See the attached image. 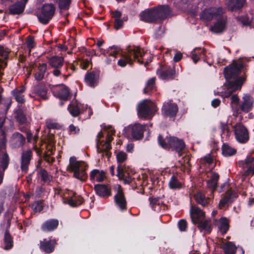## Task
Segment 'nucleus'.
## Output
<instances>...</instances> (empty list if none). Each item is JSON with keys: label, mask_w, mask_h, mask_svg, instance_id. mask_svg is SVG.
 I'll return each mask as SVG.
<instances>
[{"label": "nucleus", "mask_w": 254, "mask_h": 254, "mask_svg": "<svg viewBox=\"0 0 254 254\" xmlns=\"http://www.w3.org/2000/svg\"><path fill=\"white\" fill-rule=\"evenodd\" d=\"M172 12L168 5H158L156 6L145 9L139 14L140 20L149 23H162L167 19Z\"/></svg>", "instance_id": "obj_1"}, {"label": "nucleus", "mask_w": 254, "mask_h": 254, "mask_svg": "<svg viewBox=\"0 0 254 254\" xmlns=\"http://www.w3.org/2000/svg\"><path fill=\"white\" fill-rule=\"evenodd\" d=\"M190 215L191 223L195 225L200 232L209 234L212 230L211 220L206 217L205 212L195 204H191Z\"/></svg>", "instance_id": "obj_2"}, {"label": "nucleus", "mask_w": 254, "mask_h": 254, "mask_svg": "<svg viewBox=\"0 0 254 254\" xmlns=\"http://www.w3.org/2000/svg\"><path fill=\"white\" fill-rule=\"evenodd\" d=\"M144 54L141 51L140 48L138 47H129L127 51L122 54V58L118 61V65L124 67L128 64L131 66L133 64V61L142 64L144 62L139 58H142Z\"/></svg>", "instance_id": "obj_3"}, {"label": "nucleus", "mask_w": 254, "mask_h": 254, "mask_svg": "<svg viewBox=\"0 0 254 254\" xmlns=\"http://www.w3.org/2000/svg\"><path fill=\"white\" fill-rule=\"evenodd\" d=\"M88 165L83 161H77L74 156L70 157L69 163L67 170L73 172V177L82 182H85L88 179V175L86 172Z\"/></svg>", "instance_id": "obj_4"}, {"label": "nucleus", "mask_w": 254, "mask_h": 254, "mask_svg": "<svg viewBox=\"0 0 254 254\" xmlns=\"http://www.w3.org/2000/svg\"><path fill=\"white\" fill-rule=\"evenodd\" d=\"M136 110L139 118L147 120L154 116L155 112L158 110V108L150 100L144 99L138 104Z\"/></svg>", "instance_id": "obj_5"}, {"label": "nucleus", "mask_w": 254, "mask_h": 254, "mask_svg": "<svg viewBox=\"0 0 254 254\" xmlns=\"http://www.w3.org/2000/svg\"><path fill=\"white\" fill-rule=\"evenodd\" d=\"M56 9L55 5L52 3L44 4L37 14L39 21L43 24H48L55 15Z\"/></svg>", "instance_id": "obj_6"}, {"label": "nucleus", "mask_w": 254, "mask_h": 254, "mask_svg": "<svg viewBox=\"0 0 254 254\" xmlns=\"http://www.w3.org/2000/svg\"><path fill=\"white\" fill-rule=\"evenodd\" d=\"M49 89L43 83H39L32 87L29 96L35 100L46 101L49 99Z\"/></svg>", "instance_id": "obj_7"}, {"label": "nucleus", "mask_w": 254, "mask_h": 254, "mask_svg": "<svg viewBox=\"0 0 254 254\" xmlns=\"http://www.w3.org/2000/svg\"><path fill=\"white\" fill-rule=\"evenodd\" d=\"M147 125H141L139 123H135L130 125L124 128L125 133L130 134L134 140H140L143 138L144 132L146 130Z\"/></svg>", "instance_id": "obj_8"}, {"label": "nucleus", "mask_w": 254, "mask_h": 254, "mask_svg": "<svg viewBox=\"0 0 254 254\" xmlns=\"http://www.w3.org/2000/svg\"><path fill=\"white\" fill-rule=\"evenodd\" d=\"M225 9L222 7H210L204 9L200 14V18L204 22H210L213 19H216L219 15L224 14Z\"/></svg>", "instance_id": "obj_9"}, {"label": "nucleus", "mask_w": 254, "mask_h": 254, "mask_svg": "<svg viewBox=\"0 0 254 254\" xmlns=\"http://www.w3.org/2000/svg\"><path fill=\"white\" fill-rule=\"evenodd\" d=\"M50 88L53 95L61 100L68 101L71 97L68 87L63 84L52 85Z\"/></svg>", "instance_id": "obj_10"}, {"label": "nucleus", "mask_w": 254, "mask_h": 254, "mask_svg": "<svg viewBox=\"0 0 254 254\" xmlns=\"http://www.w3.org/2000/svg\"><path fill=\"white\" fill-rule=\"evenodd\" d=\"M156 74L160 79L165 80H173L176 76L175 67L165 64L160 65L156 70Z\"/></svg>", "instance_id": "obj_11"}, {"label": "nucleus", "mask_w": 254, "mask_h": 254, "mask_svg": "<svg viewBox=\"0 0 254 254\" xmlns=\"http://www.w3.org/2000/svg\"><path fill=\"white\" fill-rule=\"evenodd\" d=\"M225 78L226 81L224 84V87L233 92L241 89L242 85L246 79V78L244 76H239L238 78H230L225 76Z\"/></svg>", "instance_id": "obj_12"}, {"label": "nucleus", "mask_w": 254, "mask_h": 254, "mask_svg": "<svg viewBox=\"0 0 254 254\" xmlns=\"http://www.w3.org/2000/svg\"><path fill=\"white\" fill-rule=\"evenodd\" d=\"M178 112V107L173 101L165 102L161 108V113L165 118H173L176 117Z\"/></svg>", "instance_id": "obj_13"}, {"label": "nucleus", "mask_w": 254, "mask_h": 254, "mask_svg": "<svg viewBox=\"0 0 254 254\" xmlns=\"http://www.w3.org/2000/svg\"><path fill=\"white\" fill-rule=\"evenodd\" d=\"M234 132L237 140L240 143H246L249 139V132L247 128L241 123L234 126Z\"/></svg>", "instance_id": "obj_14"}, {"label": "nucleus", "mask_w": 254, "mask_h": 254, "mask_svg": "<svg viewBox=\"0 0 254 254\" xmlns=\"http://www.w3.org/2000/svg\"><path fill=\"white\" fill-rule=\"evenodd\" d=\"M243 67L244 66L242 63L234 62L229 66L225 67L224 69V76L230 78H238V76L240 74Z\"/></svg>", "instance_id": "obj_15"}, {"label": "nucleus", "mask_w": 254, "mask_h": 254, "mask_svg": "<svg viewBox=\"0 0 254 254\" xmlns=\"http://www.w3.org/2000/svg\"><path fill=\"white\" fill-rule=\"evenodd\" d=\"M64 59L62 57L54 56L51 57L48 63L51 67L54 68L53 73L55 76H59L61 73V68L64 65Z\"/></svg>", "instance_id": "obj_16"}, {"label": "nucleus", "mask_w": 254, "mask_h": 254, "mask_svg": "<svg viewBox=\"0 0 254 254\" xmlns=\"http://www.w3.org/2000/svg\"><path fill=\"white\" fill-rule=\"evenodd\" d=\"M216 21L211 27V30L216 33H220L225 31L227 28V17L224 14L219 15L216 18Z\"/></svg>", "instance_id": "obj_17"}, {"label": "nucleus", "mask_w": 254, "mask_h": 254, "mask_svg": "<svg viewBox=\"0 0 254 254\" xmlns=\"http://www.w3.org/2000/svg\"><path fill=\"white\" fill-rule=\"evenodd\" d=\"M50 238L49 240L44 239L43 241H40V249L45 254H49L52 253L55 249L56 246L57 245V241L56 238Z\"/></svg>", "instance_id": "obj_18"}, {"label": "nucleus", "mask_w": 254, "mask_h": 254, "mask_svg": "<svg viewBox=\"0 0 254 254\" xmlns=\"http://www.w3.org/2000/svg\"><path fill=\"white\" fill-rule=\"evenodd\" d=\"M185 146V143L182 139L175 136H170L169 150L176 151L181 156Z\"/></svg>", "instance_id": "obj_19"}, {"label": "nucleus", "mask_w": 254, "mask_h": 254, "mask_svg": "<svg viewBox=\"0 0 254 254\" xmlns=\"http://www.w3.org/2000/svg\"><path fill=\"white\" fill-rule=\"evenodd\" d=\"M99 74V71H87L84 77L85 83L89 87L94 88L98 84Z\"/></svg>", "instance_id": "obj_20"}, {"label": "nucleus", "mask_w": 254, "mask_h": 254, "mask_svg": "<svg viewBox=\"0 0 254 254\" xmlns=\"http://www.w3.org/2000/svg\"><path fill=\"white\" fill-rule=\"evenodd\" d=\"M254 103V98L249 94H245L242 98V101L238 106L242 112L248 113L253 110Z\"/></svg>", "instance_id": "obj_21"}, {"label": "nucleus", "mask_w": 254, "mask_h": 254, "mask_svg": "<svg viewBox=\"0 0 254 254\" xmlns=\"http://www.w3.org/2000/svg\"><path fill=\"white\" fill-rule=\"evenodd\" d=\"M59 225V220L57 219H49L44 221L40 227L41 230L44 233H48L56 230Z\"/></svg>", "instance_id": "obj_22"}, {"label": "nucleus", "mask_w": 254, "mask_h": 254, "mask_svg": "<svg viewBox=\"0 0 254 254\" xmlns=\"http://www.w3.org/2000/svg\"><path fill=\"white\" fill-rule=\"evenodd\" d=\"M238 196L235 190L231 188L228 189L223 198L220 200L219 203L220 208L225 207L227 203L233 202Z\"/></svg>", "instance_id": "obj_23"}, {"label": "nucleus", "mask_w": 254, "mask_h": 254, "mask_svg": "<svg viewBox=\"0 0 254 254\" xmlns=\"http://www.w3.org/2000/svg\"><path fill=\"white\" fill-rule=\"evenodd\" d=\"M32 155V151L30 149L24 151L22 153L20 168L22 172H27Z\"/></svg>", "instance_id": "obj_24"}, {"label": "nucleus", "mask_w": 254, "mask_h": 254, "mask_svg": "<svg viewBox=\"0 0 254 254\" xmlns=\"http://www.w3.org/2000/svg\"><path fill=\"white\" fill-rule=\"evenodd\" d=\"M94 190L96 194L101 197L108 198L112 195L111 188L105 184H96Z\"/></svg>", "instance_id": "obj_25"}, {"label": "nucleus", "mask_w": 254, "mask_h": 254, "mask_svg": "<svg viewBox=\"0 0 254 254\" xmlns=\"http://www.w3.org/2000/svg\"><path fill=\"white\" fill-rule=\"evenodd\" d=\"M114 201L121 210H127V202L122 190H119L117 194L114 196Z\"/></svg>", "instance_id": "obj_26"}, {"label": "nucleus", "mask_w": 254, "mask_h": 254, "mask_svg": "<svg viewBox=\"0 0 254 254\" xmlns=\"http://www.w3.org/2000/svg\"><path fill=\"white\" fill-rule=\"evenodd\" d=\"M25 8V3L21 1H18L9 6L8 14L12 15H20L24 12Z\"/></svg>", "instance_id": "obj_27"}, {"label": "nucleus", "mask_w": 254, "mask_h": 254, "mask_svg": "<svg viewBox=\"0 0 254 254\" xmlns=\"http://www.w3.org/2000/svg\"><path fill=\"white\" fill-rule=\"evenodd\" d=\"M14 116L19 125H24L27 122V118L22 105L17 106L14 110Z\"/></svg>", "instance_id": "obj_28"}, {"label": "nucleus", "mask_w": 254, "mask_h": 254, "mask_svg": "<svg viewBox=\"0 0 254 254\" xmlns=\"http://www.w3.org/2000/svg\"><path fill=\"white\" fill-rule=\"evenodd\" d=\"M72 195L64 198V202L70 206L75 207L82 204L83 202V198L79 195L76 196L75 192L71 191Z\"/></svg>", "instance_id": "obj_29"}, {"label": "nucleus", "mask_w": 254, "mask_h": 254, "mask_svg": "<svg viewBox=\"0 0 254 254\" xmlns=\"http://www.w3.org/2000/svg\"><path fill=\"white\" fill-rule=\"evenodd\" d=\"M194 199L197 204L200 205L203 207H207L210 203L211 198L207 197L201 191H198L194 195Z\"/></svg>", "instance_id": "obj_30"}, {"label": "nucleus", "mask_w": 254, "mask_h": 254, "mask_svg": "<svg viewBox=\"0 0 254 254\" xmlns=\"http://www.w3.org/2000/svg\"><path fill=\"white\" fill-rule=\"evenodd\" d=\"M25 137L22 134L15 132L12 136L11 142L14 148L23 146L25 143Z\"/></svg>", "instance_id": "obj_31"}, {"label": "nucleus", "mask_w": 254, "mask_h": 254, "mask_svg": "<svg viewBox=\"0 0 254 254\" xmlns=\"http://www.w3.org/2000/svg\"><path fill=\"white\" fill-rule=\"evenodd\" d=\"M81 104L79 103L76 100H72L68 105L67 110L74 117H78L81 113L80 108Z\"/></svg>", "instance_id": "obj_32"}, {"label": "nucleus", "mask_w": 254, "mask_h": 254, "mask_svg": "<svg viewBox=\"0 0 254 254\" xmlns=\"http://www.w3.org/2000/svg\"><path fill=\"white\" fill-rule=\"evenodd\" d=\"M126 169V167H125L124 168L122 165H118L117 166V176L118 177L119 180H123L125 184H130L131 183L133 179L129 174H128L127 176L125 174L124 172Z\"/></svg>", "instance_id": "obj_33"}, {"label": "nucleus", "mask_w": 254, "mask_h": 254, "mask_svg": "<svg viewBox=\"0 0 254 254\" xmlns=\"http://www.w3.org/2000/svg\"><path fill=\"white\" fill-rule=\"evenodd\" d=\"M25 91V87L23 86L19 88H15L11 91L12 96L14 97L16 101L19 104H23L25 102L23 93Z\"/></svg>", "instance_id": "obj_34"}, {"label": "nucleus", "mask_w": 254, "mask_h": 254, "mask_svg": "<svg viewBox=\"0 0 254 254\" xmlns=\"http://www.w3.org/2000/svg\"><path fill=\"white\" fill-rule=\"evenodd\" d=\"M100 145H102L101 140L97 139L96 149L97 153L101 154L102 157H103L105 154V155L109 158L112 155V153L110 152V150L112 148L111 145L107 144L105 145V147L100 146Z\"/></svg>", "instance_id": "obj_35"}, {"label": "nucleus", "mask_w": 254, "mask_h": 254, "mask_svg": "<svg viewBox=\"0 0 254 254\" xmlns=\"http://www.w3.org/2000/svg\"><path fill=\"white\" fill-rule=\"evenodd\" d=\"M100 51L101 53L104 55H108L110 56H112L114 58V61H115V58L117 55L120 54L122 52L120 47L115 45L109 47L107 50L101 48L100 49Z\"/></svg>", "instance_id": "obj_36"}, {"label": "nucleus", "mask_w": 254, "mask_h": 254, "mask_svg": "<svg viewBox=\"0 0 254 254\" xmlns=\"http://www.w3.org/2000/svg\"><path fill=\"white\" fill-rule=\"evenodd\" d=\"M215 222H217V225H218L219 229L222 235L227 233L229 229V222L228 219L226 217L221 218L217 222L216 219H214Z\"/></svg>", "instance_id": "obj_37"}, {"label": "nucleus", "mask_w": 254, "mask_h": 254, "mask_svg": "<svg viewBox=\"0 0 254 254\" xmlns=\"http://www.w3.org/2000/svg\"><path fill=\"white\" fill-rule=\"evenodd\" d=\"M105 178V172L103 171H100L98 169H94L90 173V180L93 183L95 179L98 182H102Z\"/></svg>", "instance_id": "obj_38"}, {"label": "nucleus", "mask_w": 254, "mask_h": 254, "mask_svg": "<svg viewBox=\"0 0 254 254\" xmlns=\"http://www.w3.org/2000/svg\"><path fill=\"white\" fill-rule=\"evenodd\" d=\"M3 243L4 244V249L5 250H10L13 247V238L8 229L5 231Z\"/></svg>", "instance_id": "obj_39"}, {"label": "nucleus", "mask_w": 254, "mask_h": 254, "mask_svg": "<svg viewBox=\"0 0 254 254\" xmlns=\"http://www.w3.org/2000/svg\"><path fill=\"white\" fill-rule=\"evenodd\" d=\"M11 101L9 98H2L0 94V114L6 115L11 106Z\"/></svg>", "instance_id": "obj_40"}, {"label": "nucleus", "mask_w": 254, "mask_h": 254, "mask_svg": "<svg viewBox=\"0 0 254 254\" xmlns=\"http://www.w3.org/2000/svg\"><path fill=\"white\" fill-rule=\"evenodd\" d=\"M206 50L201 48H195L191 52V58L194 64H196L198 61L205 55Z\"/></svg>", "instance_id": "obj_41"}, {"label": "nucleus", "mask_w": 254, "mask_h": 254, "mask_svg": "<svg viewBox=\"0 0 254 254\" xmlns=\"http://www.w3.org/2000/svg\"><path fill=\"white\" fill-rule=\"evenodd\" d=\"M37 70L38 71L34 73V77L36 80L41 81L44 78L45 74L47 70V64H39Z\"/></svg>", "instance_id": "obj_42"}, {"label": "nucleus", "mask_w": 254, "mask_h": 254, "mask_svg": "<svg viewBox=\"0 0 254 254\" xmlns=\"http://www.w3.org/2000/svg\"><path fill=\"white\" fill-rule=\"evenodd\" d=\"M37 175L41 178V181L44 184H49L52 181L53 177L49 174L45 169L40 168L37 171Z\"/></svg>", "instance_id": "obj_43"}, {"label": "nucleus", "mask_w": 254, "mask_h": 254, "mask_svg": "<svg viewBox=\"0 0 254 254\" xmlns=\"http://www.w3.org/2000/svg\"><path fill=\"white\" fill-rule=\"evenodd\" d=\"M219 179V174L217 173L213 172L210 179L207 181V187L213 190H215L217 187Z\"/></svg>", "instance_id": "obj_44"}, {"label": "nucleus", "mask_w": 254, "mask_h": 254, "mask_svg": "<svg viewBox=\"0 0 254 254\" xmlns=\"http://www.w3.org/2000/svg\"><path fill=\"white\" fill-rule=\"evenodd\" d=\"M155 77H152L149 79L143 90V93L146 94H150L154 91H156Z\"/></svg>", "instance_id": "obj_45"}, {"label": "nucleus", "mask_w": 254, "mask_h": 254, "mask_svg": "<svg viewBox=\"0 0 254 254\" xmlns=\"http://www.w3.org/2000/svg\"><path fill=\"white\" fill-rule=\"evenodd\" d=\"M168 185L169 188L173 190H179L182 188V183L179 181L177 177L174 175L171 177Z\"/></svg>", "instance_id": "obj_46"}, {"label": "nucleus", "mask_w": 254, "mask_h": 254, "mask_svg": "<svg viewBox=\"0 0 254 254\" xmlns=\"http://www.w3.org/2000/svg\"><path fill=\"white\" fill-rule=\"evenodd\" d=\"M245 1V0H230L229 5L232 11H237L243 7Z\"/></svg>", "instance_id": "obj_47"}, {"label": "nucleus", "mask_w": 254, "mask_h": 254, "mask_svg": "<svg viewBox=\"0 0 254 254\" xmlns=\"http://www.w3.org/2000/svg\"><path fill=\"white\" fill-rule=\"evenodd\" d=\"M225 254H235L237 248L232 242H227L222 247Z\"/></svg>", "instance_id": "obj_48"}, {"label": "nucleus", "mask_w": 254, "mask_h": 254, "mask_svg": "<svg viewBox=\"0 0 254 254\" xmlns=\"http://www.w3.org/2000/svg\"><path fill=\"white\" fill-rule=\"evenodd\" d=\"M9 160L8 154L6 152L4 153L2 157L0 158V171L1 169L3 171H5L7 169L9 164Z\"/></svg>", "instance_id": "obj_49"}, {"label": "nucleus", "mask_w": 254, "mask_h": 254, "mask_svg": "<svg viewBox=\"0 0 254 254\" xmlns=\"http://www.w3.org/2000/svg\"><path fill=\"white\" fill-rule=\"evenodd\" d=\"M158 142L162 148L169 150L170 136H167L165 138L161 134H159L158 136Z\"/></svg>", "instance_id": "obj_50"}, {"label": "nucleus", "mask_w": 254, "mask_h": 254, "mask_svg": "<svg viewBox=\"0 0 254 254\" xmlns=\"http://www.w3.org/2000/svg\"><path fill=\"white\" fill-rule=\"evenodd\" d=\"M222 152L224 156H230L235 155L237 150L228 144L224 143L222 146Z\"/></svg>", "instance_id": "obj_51"}, {"label": "nucleus", "mask_w": 254, "mask_h": 254, "mask_svg": "<svg viewBox=\"0 0 254 254\" xmlns=\"http://www.w3.org/2000/svg\"><path fill=\"white\" fill-rule=\"evenodd\" d=\"M71 1L72 0H57L59 8L63 10L69 9L71 3Z\"/></svg>", "instance_id": "obj_52"}, {"label": "nucleus", "mask_w": 254, "mask_h": 254, "mask_svg": "<svg viewBox=\"0 0 254 254\" xmlns=\"http://www.w3.org/2000/svg\"><path fill=\"white\" fill-rule=\"evenodd\" d=\"M116 158L118 165H122V163L127 160V155L124 151H119L116 155Z\"/></svg>", "instance_id": "obj_53"}, {"label": "nucleus", "mask_w": 254, "mask_h": 254, "mask_svg": "<svg viewBox=\"0 0 254 254\" xmlns=\"http://www.w3.org/2000/svg\"><path fill=\"white\" fill-rule=\"evenodd\" d=\"M160 198L159 197H154L153 196H150L148 198L150 207L152 209L155 211L156 205H160L159 202Z\"/></svg>", "instance_id": "obj_54"}, {"label": "nucleus", "mask_w": 254, "mask_h": 254, "mask_svg": "<svg viewBox=\"0 0 254 254\" xmlns=\"http://www.w3.org/2000/svg\"><path fill=\"white\" fill-rule=\"evenodd\" d=\"M179 230L181 232H186L188 228V222L184 219L180 220L177 224Z\"/></svg>", "instance_id": "obj_55"}, {"label": "nucleus", "mask_w": 254, "mask_h": 254, "mask_svg": "<svg viewBox=\"0 0 254 254\" xmlns=\"http://www.w3.org/2000/svg\"><path fill=\"white\" fill-rule=\"evenodd\" d=\"M213 162V159L210 154H208L205 156L204 157L201 158L200 160V162L201 164H211Z\"/></svg>", "instance_id": "obj_56"}, {"label": "nucleus", "mask_w": 254, "mask_h": 254, "mask_svg": "<svg viewBox=\"0 0 254 254\" xmlns=\"http://www.w3.org/2000/svg\"><path fill=\"white\" fill-rule=\"evenodd\" d=\"M26 43L27 45V47L30 50H31L35 46L34 37L32 36L29 35L27 37Z\"/></svg>", "instance_id": "obj_57"}, {"label": "nucleus", "mask_w": 254, "mask_h": 254, "mask_svg": "<svg viewBox=\"0 0 254 254\" xmlns=\"http://www.w3.org/2000/svg\"><path fill=\"white\" fill-rule=\"evenodd\" d=\"M220 128L222 131L221 135H226L227 137L230 136V131L227 124L221 123L220 124Z\"/></svg>", "instance_id": "obj_58"}, {"label": "nucleus", "mask_w": 254, "mask_h": 254, "mask_svg": "<svg viewBox=\"0 0 254 254\" xmlns=\"http://www.w3.org/2000/svg\"><path fill=\"white\" fill-rule=\"evenodd\" d=\"M46 127L49 129H60L61 127L60 125L52 121H47L46 123Z\"/></svg>", "instance_id": "obj_59"}, {"label": "nucleus", "mask_w": 254, "mask_h": 254, "mask_svg": "<svg viewBox=\"0 0 254 254\" xmlns=\"http://www.w3.org/2000/svg\"><path fill=\"white\" fill-rule=\"evenodd\" d=\"M80 129L78 127H75L73 124H71L68 127V132L70 134H77L79 133Z\"/></svg>", "instance_id": "obj_60"}, {"label": "nucleus", "mask_w": 254, "mask_h": 254, "mask_svg": "<svg viewBox=\"0 0 254 254\" xmlns=\"http://www.w3.org/2000/svg\"><path fill=\"white\" fill-rule=\"evenodd\" d=\"M224 91H222L220 92V94H219V95L221 96L222 97L225 98H228L230 97L232 94L234 92L232 91V90H230V89H227L225 87L224 89Z\"/></svg>", "instance_id": "obj_61"}, {"label": "nucleus", "mask_w": 254, "mask_h": 254, "mask_svg": "<svg viewBox=\"0 0 254 254\" xmlns=\"http://www.w3.org/2000/svg\"><path fill=\"white\" fill-rule=\"evenodd\" d=\"M124 21L122 19H115L114 22V28L118 30L122 28L123 26Z\"/></svg>", "instance_id": "obj_62"}, {"label": "nucleus", "mask_w": 254, "mask_h": 254, "mask_svg": "<svg viewBox=\"0 0 254 254\" xmlns=\"http://www.w3.org/2000/svg\"><path fill=\"white\" fill-rule=\"evenodd\" d=\"M163 32L162 25L159 26L158 29L154 34V37L156 39H160L163 35Z\"/></svg>", "instance_id": "obj_63"}, {"label": "nucleus", "mask_w": 254, "mask_h": 254, "mask_svg": "<svg viewBox=\"0 0 254 254\" xmlns=\"http://www.w3.org/2000/svg\"><path fill=\"white\" fill-rule=\"evenodd\" d=\"M254 161V157L247 156L244 161H241L239 163L240 165H243L244 164L248 165Z\"/></svg>", "instance_id": "obj_64"}]
</instances>
